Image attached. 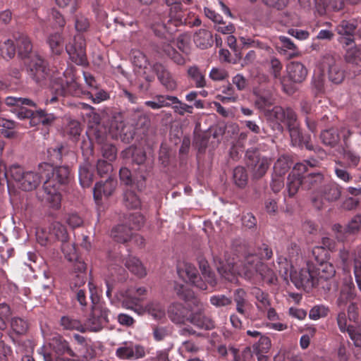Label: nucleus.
<instances>
[{"mask_svg":"<svg viewBox=\"0 0 361 361\" xmlns=\"http://www.w3.org/2000/svg\"><path fill=\"white\" fill-rule=\"evenodd\" d=\"M11 326L12 329L18 334L25 333L28 328L27 322L21 318H13L11 321Z\"/></svg>","mask_w":361,"mask_h":361,"instance_id":"obj_60","label":"nucleus"},{"mask_svg":"<svg viewBox=\"0 0 361 361\" xmlns=\"http://www.w3.org/2000/svg\"><path fill=\"white\" fill-rule=\"evenodd\" d=\"M49 233L54 235L59 240L64 242L67 239V232L63 225L54 221L49 226Z\"/></svg>","mask_w":361,"mask_h":361,"instance_id":"obj_49","label":"nucleus"},{"mask_svg":"<svg viewBox=\"0 0 361 361\" xmlns=\"http://www.w3.org/2000/svg\"><path fill=\"white\" fill-rule=\"evenodd\" d=\"M178 274L184 281L191 283L201 290L207 289V284L198 279L197 270L193 265L189 263L178 265Z\"/></svg>","mask_w":361,"mask_h":361,"instance_id":"obj_11","label":"nucleus"},{"mask_svg":"<svg viewBox=\"0 0 361 361\" xmlns=\"http://www.w3.org/2000/svg\"><path fill=\"white\" fill-rule=\"evenodd\" d=\"M35 123L37 125V120L44 126L51 125L56 119L53 114H48L44 110L39 109L35 111L34 118Z\"/></svg>","mask_w":361,"mask_h":361,"instance_id":"obj_53","label":"nucleus"},{"mask_svg":"<svg viewBox=\"0 0 361 361\" xmlns=\"http://www.w3.org/2000/svg\"><path fill=\"white\" fill-rule=\"evenodd\" d=\"M328 309L323 305L312 307L309 313V317L312 320H317L327 314Z\"/></svg>","mask_w":361,"mask_h":361,"instance_id":"obj_63","label":"nucleus"},{"mask_svg":"<svg viewBox=\"0 0 361 361\" xmlns=\"http://www.w3.org/2000/svg\"><path fill=\"white\" fill-rule=\"evenodd\" d=\"M66 80L64 82L61 79V82H55L53 85V89L56 95L66 96L71 94L75 97H80L82 94V89L75 80L74 74L71 70H66L64 73Z\"/></svg>","mask_w":361,"mask_h":361,"instance_id":"obj_5","label":"nucleus"},{"mask_svg":"<svg viewBox=\"0 0 361 361\" xmlns=\"http://www.w3.org/2000/svg\"><path fill=\"white\" fill-rule=\"evenodd\" d=\"M288 130L290 133L291 143L293 146L302 147L303 145H305L307 149H313L312 146L310 145L308 142H303L298 126L294 127L292 126L288 128Z\"/></svg>","mask_w":361,"mask_h":361,"instance_id":"obj_44","label":"nucleus"},{"mask_svg":"<svg viewBox=\"0 0 361 361\" xmlns=\"http://www.w3.org/2000/svg\"><path fill=\"white\" fill-rule=\"evenodd\" d=\"M79 180L83 188H88L93 181V173L87 165H84L79 169Z\"/></svg>","mask_w":361,"mask_h":361,"instance_id":"obj_47","label":"nucleus"},{"mask_svg":"<svg viewBox=\"0 0 361 361\" xmlns=\"http://www.w3.org/2000/svg\"><path fill=\"white\" fill-rule=\"evenodd\" d=\"M61 325L66 330H76L84 332L83 324L79 320L69 316L61 317Z\"/></svg>","mask_w":361,"mask_h":361,"instance_id":"obj_45","label":"nucleus"},{"mask_svg":"<svg viewBox=\"0 0 361 361\" xmlns=\"http://www.w3.org/2000/svg\"><path fill=\"white\" fill-rule=\"evenodd\" d=\"M1 55L5 59H11L16 54V46L11 39L6 40L0 47Z\"/></svg>","mask_w":361,"mask_h":361,"instance_id":"obj_55","label":"nucleus"},{"mask_svg":"<svg viewBox=\"0 0 361 361\" xmlns=\"http://www.w3.org/2000/svg\"><path fill=\"white\" fill-rule=\"evenodd\" d=\"M283 68L281 62L276 57H272L269 61V73L276 79H280L281 83L283 85V90L288 94H290L294 92L293 88H289L285 82L284 80H281V74Z\"/></svg>","mask_w":361,"mask_h":361,"instance_id":"obj_23","label":"nucleus"},{"mask_svg":"<svg viewBox=\"0 0 361 361\" xmlns=\"http://www.w3.org/2000/svg\"><path fill=\"white\" fill-rule=\"evenodd\" d=\"M211 304L216 307H223L230 305L232 303V299L225 295H214L209 300Z\"/></svg>","mask_w":361,"mask_h":361,"instance_id":"obj_56","label":"nucleus"},{"mask_svg":"<svg viewBox=\"0 0 361 361\" xmlns=\"http://www.w3.org/2000/svg\"><path fill=\"white\" fill-rule=\"evenodd\" d=\"M287 75L290 82L301 83L307 78V68L299 61H292L286 67Z\"/></svg>","mask_w":361,"mask_h":361,"instance_id":"obj_14","label":"nucleus"},{"mask_svg":"<svg viewBox=\"0 0 361 361\" xmlns=\"http://www.w3.org/2000/svg\"><path fill=\"white\" fill-rule=\"evenodd\" d=\"M125 124L121 114L114 116L110 121L109 131L112 137L121 136L125 134Z\"/></svg>","mask_w":361,"mask_h":361,"instance_id":"obj_39","label":"nucleus"},{"mask_svg":"<svg viewBox=\"0 0 361 361\" xmlns=\"http://www.w3.org/2000/svg\"><path fill=\"white\" fill-rule=\"evenodd\" d=\"M271 116H273L278 122L285 123L288 128L298 126L297 116L290 108L284 109L281 106H274L271 110Z\"/></svg>","mask_w":361,"mask_h":361,"instance_id":"obj_12","label":"nucleus"},{"mask_svg":"<svg viewBox=\"0 0 361 361\" xmlns=\"http://www.w3.org/2000/svg\"><path fill=\"white\" fill-rule=\"evenodd\" d=\"M320 66L323 70H326L328 78L333 83L340 84L344 80L345 71L331 52H326L322 55Z\"/></svg>","mask_w":361,"mask_h":361,"instance_id":"obj_3","label":"nucleus"},{"mask_svg":"<svg viewBox=\"0 0 361 361\" xmlns=\"http://www.w3.org/2000/svg\"><path fill=\"white\" fill-rule=\"evenodd\" d=\"M325 183V177L323 173H311L303 177V187L307 190L317 188Z\"/></svg>","mask_w":361,"mask_h":361,"instance_id":"obj_34","label":"nucleus"},{"mask_svg":"<svg viewBox=\"0 0 361 361\" xmlns=\"http://www.w3.org/2000/svg\"><path fill=\"white\" fill-rule=\"evenodd\" d=\"M355 25L353 23H350L347 20H342L336 27L338 34L341 35L348 36L346 38V44H349L351 42H353V38L351 37L355 31Z\"/></svg>","mask_w":361,"mask_h":361,"instance_id":"obj_41","label":"nucleus"},{"mask_svg":"<svg viewBox=\"0 0 361 361\" xmlns=\"http://www.w3.org/2000/svg\"><path fill=\"white\" fill-rule=\"evenodd\" d=\"M78 353L75 357H78L80 361H89L94 357V349L88 345L81 347L78 350Z\"/></svg>","mask_w":361,"mask_h":361,"instance_id":"obj_59","label":"nucleus"},{"mask_svg":"<svg viewBox=\"0 0 361 361\" xmlns=\"http://www.w3.org/2000/svg\"><path fill=\"white\" fill-rule=\"evenodd\" d=\"M5 104L8 106H13L16 109H19L18 111L17 112V116L20 119H25L27 118H30V124L31 126H35V111H32L31 110L27 109L24 107V106H35V103L25 97H7L5 99Z\"/></svg>","mask_w":361,"mask_h":361,"instance_id":"obj_6","label":"nucleus"},{"mask_svg":"<svg viewBox=\"0 0 361 361\" xmlns=\"http://www.w3.org/2000/svg\"><path fill=\"white\" fill-rule=\"evenodd\" d=\"M193 41L197 47L202 49H207L212 45V35L206 29H200L195 33Z\"/></svg>","mask_w":361,"mask_h":361,"instance_id":"obj_24","label":"nucleus"},{"mask_svg":"<svg viewBox=\"0 0 361 361\" xmlns=\"http://www.w3.org/2000/svg\"><path fill=\"white\" fill-rule=\"evenodd\" d=\"M271 345V340L269 337L260 336L259 341L253 345V352L255 354H267Z\"/></svg>","mask_w":361,"mask_h":361,"instance_id":"obj_48","label":"nucleus"},{"mask_svg":"<svg viewBox=\"0 0 361 361\" xmlns=\"http://www.w3.org/2000/svg\"><path fill=\"white\" fill-rule=\"evenodd\" d=\"M66 258L73 262V267L75 271L82 273L85 271L86 265L83 260L78 256L77 250H65Z\"/></svg>","mask_w":361,"mask_h":361,"instance_id":"obj_35","label":"nucleus"},{"mask_svg":"<svg viewBox=\"0 0 361 361\" xmlns=\"http://www.w3.org/2000/svg\"><path fill=\"white\" fill-rule=\"evenodd\" d=\"M102 156L109 160V161H112L116 159L117 150L114 145L109 143H104L102 146Z\"/></svg>","mask_w":361,"mask_h":361,"instance_id":"obj_58","label":"nucleus"},{"mask_svg":"<svg viewBox=\"0 0 361 361\" xmlns=\"http://www.w3.org/2000/svg\"><path fill=\"white\" fill-rule=\"evenodd\" d=\"M284 269V274H290L292 282L297 288L309 290L318 286V279L314 272V267L309 264L306 268H302L299 271H293L291 265Z\"/></svg>","mask_w":361,"mask_h":361,"instance_id":"obj_2","label":"nucleus"},{"mask_svg":"<svg viewBox=\"0 0 361 361\" xmlns=\"http://www.w3.org/2000/svg\"><path fill=\"white\" fill-rule=\"evenodd\" d=\"M347 233L355 234L361 233V216H355L348 223L346 228Z\"/></svg>","mask_w":361,"mask_h":361,"instance_id":"obj_62","label":"nucleus"},{"mask_svg":"<svg viewBox=\"0 0 361 361\" xmlns=\"http://www.w3.org/2000/svg\"><path fill=\"white\" fill-rule=\"evenodd\" d=\"M188 310L180 303H172L168 308V316L175 324H183L188 320Z\"/></svg>","mask_w":361,"mask_h":361,"instance_id":"obj_17","label":"nucleus"},{"mask_svg":"<svg viewBox=\"0 0 361 361\" xmlns=\"http://www.w3.org/2000/svg\"><path fill=\"white\" fill-rule=\"evenodd\" d=\"M320 138L324 145L330 147L336 146L340 140L337 130L333 128L322 131Z\"/></svg>","mask_w":361,"mask_h":361,"instance_id":"obj_42","label":"nucleus"},{"mask_svg":"<svg viewBox=\"0 0 361 361\" xmlns=\"http://www.w3.org/2000/svg\"><path fill=\"white\" fill-rule=\"evenodd\" d=\"M301 185H303V177L295 173H290L287 181L288 195L293 197L298 192Z\"/></svg>","mask_w":361,"mask_h":361,"instance_id":"obj_36","label":"nucleus"},{"mask_svg":"<svg viewBox=\"0 0 361 361\" xmlns=\"http://www.w3.org/2000/svg\"><path fill=\"white\" fill-rule=\"evenodd\" d=\"M233 300L236 304V310L242 315L246 316L251 304L247 300V293L242 289H236L233 293Z\"/></svg>","mask_w":361,"mask_h":361,"instance_id":"obj_21","label":"nucleus"},{"mask_svg":"<svg viewBox=\"0 0 361 361\" xmlns=\"http://www.w3.org/2000/svg\"><path fill=\"white\" fill-rule=\"evenodd\" d=\"M66 50L72 61L78 65L86 63L85 42L81 35L74 37L73 43L66 46Z\"/></svg>","mask_w":361,"mask_h":361,"instance_id":"obj_7","label":"nucleus"},{"mask_svg":"<svg viewBox=\"0 0 361 361\" xmlns=\"http://www.w3.org/2000/svg\"><path fill=\"white\" fill-rule=\"evenodd\" d=\"M324 197L320 190H317L312 192L311 195L312 205L317 210H321L324 206Z\"/></svg>","mask_w":361,"mask_h":361,"instance_id":"obj_61","label":"nucleus"},{"mask_svg":"<svg viewBox=\"0 0 361 361\" xmlns=\"http://www.w3.org/2000/svg\"><path fill=\"white\" fill-rule=\"evenodd\" d=\"M153 70L161 85L168 90L173 91L177 87V83L171 73L161 63H155Z\"/></svg>","mask_w":361,"mask_h":361,"instance_id":"obj_15","label":"nucleus"},{"mask_svg":"<svg viewBox=\"0 0 361 361\" xmlns=\"http://www.w3.org/2000/svg\"><path fill=\"white\" fill-rule=\"evenodd\" d=\"M28 73L37 83H40L49 76V70L45 61L35 55L28 64Z\"/></svg>","mask_w":361,"mask_h":361,"instance_id":"obj_8","label":"nucleus"},{"mask_svg":"<svg viewBox=\"0 0 361 361\" xmlns=\"http://www.w3.org/2000/svg\"><path fill=\"white\" fill-rule=\"evenodd\" d=\"M171 101H176V97L169 95H156L153 100L146 101L145 104L152 109H159L164 107H169Z\"/></svg>","mask_w":361,"mask_h":361,"instance_id":"obj_31","label":"nucleus"},{"mask_svg":"<svg viewBox=\"0 0 361 361\" xmlns=\"http://www.w3.org/2000/svg\"><path fill=\"white\" fill-rule=\"evenodd\" d=\"M312 254L314 257L315 262L319 264L317 267H314V272H315V276L318 279V285H319L323 281L332 278L336 271L331 264L324 262V259L320 257L319 254L316 252V250H312Z\"/></svg>","mask_w":361,"mask_h":361,"instance_id":"obj_10","label":"nucleus"},{"mask_svg":"<svg viewBox=\"0 0 361 361\" xmlns=\"http://www.w3.org/2000/svg\"><path fill=\"white\" fill-rule=\"evenodd\" d=\"M117 185V181L115 178H109L105 181H99L95 184L93 190L94 200L100 201L103 197H109L114 192Z\"/></svg>","mask_w":361,"mask_h":361,"instance_id":"obj_13","label":"nucleus"},{"mask_svg":"<svg viewBox=\"0 0 361 361\" xmlns=\"http://www.w3.org/2000/svg\"><path fill=\"white\" fill-rule=\"evenodd\" d=\"M42 177H44L43 198L53 209L61 207V195L59 185L68 183L69 169L66 166L54 168L51 164L43 163L39 165Z\"/></svg>","mask_w":361,"mask_h":361,"instance_id":"obj_1","label":"nucleus"},{"mask_svg":"<svg viewBox=\"0 0 361 361\" xmlns=\"http://www.w3.org/2000/svg\"><path fill=\"white\" fill-rule=\"evenodd\" d=\"M290 168V164L287 157H279L274 166V174L283 176Z\"/></svg>","mask_w":361,"mask_h":361,"instance_id":"obj_54","label":"nucleus"},{"mask_svg":"<svg viewBox=\"0 0 361 361\" xmlns=\"http://www.w3.org/2000/svg\"><path fill=\"white\" fill-rule=\"evenodd\" d=\"M47 42L53 54L60 55L64 49V39L59 32L50 34L47 39Z\"/></svg>","mask_w":361,"mask_h":361,"instance_id":"obj_26","label":"nucleus"},{"mask_svg":"<svg viewBox=\"0 0 361 361\" xmlns=\"http://www.w3.org/2000/svg\"><path fill=\"white\" fill-rule=\"evenodd\" d=\"M324 197L327 201H336L341 197V190L340 186L336 183H329L319 189Z\"/></svg>","mask_w":361,"mask_h":361,"instance_id":"obj_33","label":"nucleus"},{"mask_svg":"<svg viewBox=\"0 0 361 361\" xmlns=\"http://www.w3.org/2000/svg\"><path fill=\"white\" fill-rule=\"evenodd\" d=\"M51 345L57 353H68L71 357L76 356V353L70 348L68 343L60 336L53 338Z\"/></svg>","mask_w":361,"mask_h":361,"instance_id":"obj_38","label":"nucleus"},{"mask_svg":"<svg viewBox=\"0 0 361 361\" xmlns=\"http://www.w3.org/2000/svg\"><path fill=\"white\" fill-rule=\"evenodd\" d=\"M37 173L33 171L25 172L23 178L20 182V187L23 190L30 191L36 188L44 177H42L41 171L38 169Z\"/></svg>","mask_w":361,"mask_h":361,"instance_id":"obj_19","label":"nucleus"},{"mask_svg":"<svg viewBox=\"0 0 361 361\" xmlns=\"http://www.w3.org/2000/svg\"><path fill=\"white\" fill-rule=\"evenodd\" d=\"M252 294L257 300L256 307L257 310L260 312H264L271 305L269 295L259 288H254L252 290Z\"/></svg>","mask_w":361,"mask_h":361,"instance_id":"obj_37","label":"nucleus"},{"mask_svg":"<svg viewBox=\"0 0 361 361\" xmlns=\"http://www.w3.org/2000/svg\"><path fill=\"white\" fill-rule=\"evenodd\" d=\"M188 320L200 329H211L214 327L212 320L202 313L192 315Z\"/></svg>","mask_w":361,"mask_h":361,"instance_id":"obj_43","label":"nucleus"},{"mask_svg":"<svg viewBox=\"0 0 361 361\" xmlns=\"http://www.w3.org/2000/svg\"><path fill=\"white\" fill-rule=\"evenodd\" d=\"M222 94H217L216 99L220 100L221 102L226 103H234L238 100V95L235 93V91L231 84H228L223 87Z\"/></svg>","mask_w":361,"mask_h":361,"instance_id":"obj_40","label":"nucleus"},{"mask_svg":"<svg viewBox=\"0 0 361 361\" xmlns=\"http://www.w3.org/2000/svg\"><path fill=\"white\" fill-rule=\"evenodd\" d=\"M276 49L281 54L285 55L288 59L297 57L300 55L295 44L290 38L285 36H280L279 37Z\"/></svg>","mask_w":361,"mask_h":361,"instance_id":"obj_16","label":"nucleus"},{"mask_svg":"<svg viewBox=\"0 0 361 361\" xmlns=\"http://www.w3.org/2000/svg\"><path fill=\"white\" fill-rule=\"evenodd\" d=\"M247 264H250L252 267L255 269L257 273H258L263 280L267 281L269 283H273L274 280V275L272 270L269 269L267 266L262 263L259 260L247 259Z\"/></svg>","mask_w":361,"mask_h":361,"instance_id":"obj_27","label":"nucleus"},{"mask_svg":"<svg viewBox=\"0 0 361 361\" xmlns=\"http://www.w3.org/2000/svg\"><path fill=\"white\" fill-rule=\"evenodd\" d=\"M147 314L155 320H161L166 317L165 307L161 302L151 300L147 303Z\"/></svg>","mask_w":361,"mask_h":361,"instance_id":"obj_29","label":"nucleus"},{"mask_svg":"<svg viewBox=\"0 0 361 361\" xmlns=\"http://www.w3.org/2000/svg\"><path fill=\"white\" fill-rule=\"evenodd\" d=\"M123 203L127 208L137 209L140 206V198L132 190H126L123 195Z\"/></svg>","mask_w":361,"mask_h":361,"instance_id":"obj_46","label":"nucleus"},{"mask_svg":"<svg viewBox=\"0 0 361 361\" xmlns=\"http://www.w3.org/2000/svg\"><path fill=\"white\" fill-rule=\"evenodd\" d=\"M82 131L80 123L74 119H68L65 128L66 133L73 139H78Z\"/></svg>","mask_w":361,"mask_h":361,"instance_id":"obj_51","label":"nucleus"},{"mask_svg":"<svg viewBox=\"0 0 361 361\" xmlns=\"http://www.w3.org/2000/svg\"><path fill=\"white\" fill-rule=\"evenodd\" d=\"M187 73L188 78L194 82L196 87L202 88L207 85L205 75L198 66H189Z\"/></svg>","mask_w":361,"mask_h":361,"instance_id":"obj_32","label":"nucleus"},{"mask_svg":"<svg viewBox=\"0 0 361 361\" xmlns=\"http://www.w3.org/2000/svg\"><path fill=\"white\" fill-rule=\"evenodd\" d=\"M126 267L137 277L142 278L147 275V270L139 259L129 256L125 262Z\"/></svg>","mask_w":361,"mask_h":361,"instance_id":"obj_30","label":"nucleus"},{"mask_svg":"<svg viewBox=\"0 0 361 361\" xmlns=\"http://www.w3.org/2000/svg\"><path fill=\"white\" fill-rule=\"evenodd\" d=\"M141 298L133 297L131 292L127 293L126 298H122V305L123 307L134 311L139 315H143L147 313V304L145 306L140 305Z\"/></svg>","mask_w":361,"mask_h":361,"instance_id":"obj_22","label":"nucleus"},{"mask_svg":"<svg viewBox=\"0 0 361 361\" xmlns=\"http://www.w3.org/2000/svg\"><path fill=\"white\" fill-rule=\"evenodd\" d=\"M355 295L354 286L352 283L344 285L337 299V305L343 309L348 302L355 298Z\"/></svg>","mask_w":361,"mask_h":361,"instance_id":"obj_28","label":"nucleus"},{"mask_svg":"<svg viewBox=\"0 0 361 361\" xmlns=\"http://www.w3.org/2000/svg\"><path fill=\"white\" fill-rule=\"evenodd\" d=\"M111 236L116 242L124 244L130 240L132 233L127 226L118 225L112 229Z\"/></svg>","mask_w":361,"mask_h":361,"instance_id":"obj_25","label":"nucleus"},{"mask_svg":"<svg viewBox=\"0 0 361 361\" xmlns=\"http://www.w3.org/2000/svg\"><path fill=\"white\" fill-rule=\"evenodd\" d=\"M116 355L123 360H137L145 355V348L132 341H126L121 343L116 349Z\"/></svg>","mask_w":361,"mask_h":361,"instance_id":"obj_9","label":"nucleus"},{"mask_svg":"<svg viewBox=\"0 0 361 361\" xmlns=\"http://www.w3.org/2000/svg\"><path fill=\"white\" fill-rule=\"evenodd\" d=\"M233 178L239 188H244L247 183V174L244 167L237 166L233 170Z\"/></svg>","mask_w":361,"mask_h":361,"instance_id":"obj_50","label":"nucleus"},{"mask_svg":"<svg viewBox=\"0 0 361 361\" xmlns=\"http://www.w3.org/2000/svg\"><path fill=\"white\" fill-rule=\"evenodd\" d=\"M253 178L259 179L267 172L270 165V161L267 157H255L253 163L250 164Z\"/></svg>","mask_w":361,"mask_h":361,"instance_id":"obj_20","label":"nucleus"},{"mask_svg":"<svg viewBox=\"0 0 361 361\" xmlns=\"http://www.w3.org/2000/svg\"><path fill=\"white\" fill-rule=\"evenodd\" d=\"M110 311L106 305H94L92 307V314L83 324L84 332L99 331L103 325L109 322Z\"/></svg>","mask_w":361,"mask_h":361,"instance_id":"obj_4","label":"nucleus"},{"mask_svg":"<svg viewBox=\"0 0 361 361\" xmlns=\"http://www.w3.org/2000/svg\"><path fill=\"white\" fill-rule=\"evenodd\" d=\"M171 104H175L173 106L174 111L180 116H183L185 113H192V106L183 103L178 97H176V101H171Z\"/></svg>","mask_w":361,"mask_h":361,"instance_id":"obj_57","label":"nucleus"},{"mask_svg":"<svg viewBox=\"0 0 361 361\" xmlns=\"http://www.w3.org/2000/svg\"><path fill=\"white\" fill-rule=\"evenodd\" d=\"M219 272L221 274V277L225 280L231 282V283H237L238 279V273L235 270H234V267L228 264L226 266H224L221 268L219 269Z\"/></svg>","mask_w":361,"mask_h":361,"instance_id":"obj_52","label":"nucleus"},{"mask_svg":"<svg viewBox=\"0 0 361 361\" xmlns=\"http://www.w3.org/2000/svg\"><path fill=\"white\" fill-rule=\"evenodd\" d=\"M345 60L348 63L361 67V57L357 49H350L345 54Z\"/></svg>","mask_w":361,"mask_h":361,"instance_id":"obj_64","label":"nucleus"},{"mask_svg":"<svg viewBox=\"0 0 361 361\" xmlns=\"http://www.w3.org/2000/svg\"><path fill=\"white\" fill-rule=\"evenodd\" d=\"M13 37L16 41L18 55L21 58L30 57L32 50V44L30 39L23 33L15 34Z\"/></svg>","mask_w":361,"mask_h":361,"instance_id":"obj_18","label":"nucleus"}]
</instances>
